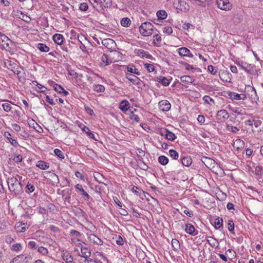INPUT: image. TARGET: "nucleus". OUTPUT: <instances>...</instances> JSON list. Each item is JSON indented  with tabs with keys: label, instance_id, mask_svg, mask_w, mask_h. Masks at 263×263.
Returning <instances> with one entry per match:
<instances>
[{
	"label": "nucleus",
	"instance_id": "obj_1",
	"mask_svg": "<svg viewBox=\"0 0 263 263\" xmlns=\"http://www.w3.org/2000/svg\"><path fill=\"white\" fill-rule=\"evenodd\" d=\"M9 191L15 195H18L23 193V186L20 180L15 177H9L7 180Z\"/></svg>",
	"mask_w": 263,
	"mask_h": 263
},
{
	"label": "nucleus",
	"instance_id": "obj_2",
	"mask_svg": "<svg viewBox=\"0 0 263 263\" xmlns=\"http://www.w3.org/2000/svg\"><path fill=\"white\" fill-rule=\"evenodd\" d=\"M154 26L149 22H145L139 27L140 34L144 36H148L153 34Z\"/></svg>",
	"mask_w": 263,
	"mask_h": 263
},
{
	"label": "nucleus",
	"instance_id": "obj_3",
	"mask_svg": "<svg viewBox=\"0 0 263 263\" xmlns=\"http://www.w3.org/2000/svg\"><path fill=\"white\" fill-rule=\"evenodd\" d=\"M11 41L5 34L0 32V46L6 50L11 48Z\"/></svg>",
	"mask_w": 263,
	"mask_h": 263
},
{
	"label": "nucleus",
	"instance_id": "obj_4",
	"mask_svg": "<svg viewBox=\"0 0 263 263\" xmlns=\"http://www.w3.org/2000/svg\"><path fill=\"white\" fill-rule=\"evenodd\" d=\"M216 3L218 7L223 10H229L232 8L229 0H217Z\"/></svg>",
	"mask_w": 263,
	"mask_h": 263
},
{
	"label": "nucleus",
	"instance_id": "obj_5",
	"mask_svg": "<svg viewBox=\"0 0 263 263\" xmlns=\"http://www.w3.org/2000/svg\"><path fill=\"white\" fill-rule=\"evenodd\" d=\"M31 259V256L21 254L14 257L10 263H25Z\"/></svg>",
	"mask_w": 263,
	"mask_h": 263
},
{
	"label": "nucleus",
	"instance_id": "obj_6",
	"mask_svg": "<svg viewBox=\"0 0 263 263\" xmlns=\"http://www.w3.org/2000/svg\"><path fill=\"white\" fill-rule=\"evenodd\" d=\"M229 118V114L225 109L219 110L216 114V118L218 120L224 122Z\"/></svg>",
	"mask_w": 263,
	"mask_h": 263
},
{
	"label": "nucleus",
	"instance_id": "obj_7",
	"mask_svg": "<svg viewBox=\"0 0 263 263\" xmlns=\"http://www.w3.org/2000/svg\"><path fill=\"white\" fill-rule=\"evenodd\" d=\"M88 239L90 243L96 245H102L103 241L96 235L90 234L88 236Z\"/></svg>",
	"mask_w": 263,
	"mask_h": 263
},
{
	"label": "nucleus",
	"instance_id": "obj_8",
	"mask_svg": "<svg viewBox=\"0 0 263 263\" xmlns=\"http://www.w3.org/2000/svg\"><path fill=\"white\" fill-rule=\"evenodd\" d=\"M71 190L70 189H66L61 191V195L63 197L65 202H70Z\"/></svg>",
	"mask_w": 263,
	"mask_h": 263
},
{
	"label": "nucleus",
	"instance_id": "obj_9",
	"mask_svg": "<svg viewBox=\"0 0 263 263\" xmlns=\"http://www.w3.org/2000/svg\"><path fill=\"white\" fill-rule=\"evenodd\" d=\"M159 107L163 111H168L171 107L170 103L167 100H162L159 103Z\"/></svg>",
	"mask_w": 263,
	"mask_h": 263
},
{
	"label": "nucleus",
	"instance_id": "obj_10",
	"mask_svg": "<svg viewBox=\"0 0 263 263\" xmlns=\"http://www.w3.org/2000/svg\"><path fill=\"white\" fill-rule=\"evenodd\" d=\"M178 53L180 56L188 57L193 58V54L190 52V50L186 47H181L178 49Z\"/></svg>",
	"mask_w": 263,
	"mask_h": 263
},
{
	"label": "nucleus",
	"instance_id": "obj_11",
	"mask_svg": "<svg viewBox=\"0 0 263 263\" xmlns=\"http://www.w3.org/2000/svg\"><path fill=\"white\" fill-rule=\"evenodd\" d=\"M126 78L134 85H139L140 84V80L137 76L132 73H126Z\"/></svg>",
	"mask_w": 263,
	"mask_h": 263
},
{
	"label": "nucleus",
	"instance_id": "obj_12",
	"mask_svg": "<svg viewBox=\"0 0 263 263\" xmlns=\"http://www.w3.org/2000/svg\"><path fill=\"white\" fill-rule=\"evenodd\" d=\"M23 70V69L22 67H14L13 69H12V71L14 73L17 75L18 78L20 81H25V77L23 76L25 73H23V75L21 74V73L22 71Z\"/></svg>",
	"mask_w": 263,
	"mask_h": 263
},
{
	"label": "nucleus",
	"instance_id": "obj_13",
	"mask_svg": "<svg viewBox=\"0 0 263 263\" xmlns=\"http://www.w3.org/2000/svg\"><path fill=\"white\" fill-rule=\"evenodd\" d=\"M75 188L76 189V191L78 192H79L80 194L83 196L84 197H85L86 199H88L90 198V196L88 195V194L84 191L83 189V187L81 184H77L75 186Z\"/></svg>",
	"mask_w": 263,
	"mask_h": 263
},
{
	"label": "nucleus",
	"instance_id": "obj_14",
	"mask_svg": "<svg viewBox=\"0 0 263 263\" xmlns=\"http://www.w3.org/2000/svg\"><path fill=\"white\" fill-rule=\"evenodd\" d=\"M161 134L164 135L167 139L170 141H174L176 138L175 134L166 129H165L164 133L162 132Z\"/></svg>",
	"mask_w": 263,
	"mask_h": 263
},
{
	"label": "nucleus",
	"instance_id": "obj_15",
	"mask_svg": "<svg viewBox=\"0 0 263 263\" xmlns=\"http://www.w3.org/2000/svg\"><path fill=\"white\" fill-rule=\"evenodd\" d=\"M207 242L212 248H217L219 245L218 241L213 237H207Z\"/></svg>",
	"mask_w": 263,
	"mask_h": 263
},
{
	"label": "nucleus",
	"instance_id": "obj_16",
	"mask_svg": "<svg viewBox=\"0 0 263 263\" xmlns=\"http://www.w3.org/2000/svg\"><path fill=\"white\" fill-rule=\"evenodd\" d=\"M180 80L183 85H187L193 83L195 79L191 76L185 75L181 77Z\"/></svg>",
	"mask_w": 263,
	"mask_h": 263
},
{
	"label": "nucleus",
	"instance_id": "obj_17",
	"mask_svg": "<svg viewBox=\"0 0 263 263\" xmlns=\"http://www.w3.org/2000/svg\"><path fill=\"white\" fill-rule=\"evenodd\" d=\"M195 227L192 224H190V223L186 224L185 229V231L186 232V233H187L190 235L195 236L197 234V233H195Z\"/></svg>",
	"mask_w": 263,
	"mask_h": 263
},
{
	"label": "nucleus",
	"instance_id": "obj_18",
	"mask_svg": "<svg viewBox=\"0 0 263 263\" xmlns=\"http://www.w3.org/2000/svg\"><path fill=\"white\" fill-rule=\"evenodd\" d=\"M62 256L64 261L67 263L72 262L73 258L70 254L67 251H63L62 253Z\"/></svg>",
	"mask_w": 263,
	"mask_h": 263
},
{
	"label": "nucleus",
	"instance_id": "obj_19",
	"mask_svg": "<svg viewBox=\"0 0 263 263\" xmlns=\"http://www.w3.org/2000/svg\"><path fill=\"white\" fill-rule=\"evenodd\" d=\"M81 257H84L87 260L91 255V252L87 248L82 247H81Z\"/></svg>",
	"mask_w": 263,
	"mask_h": 263
},
{
	"label": "nucleus",
	"instance_id": "obj_20",
	"mask_svg": "<svg viewBox=\"0 0 263 263\" xmlns=\"http://www.w3.org/2000/svg\"><path fill=\"white\" fill-rule=\"evenodd\" d=\"M102 44L103 46L106 47L108 49H111L112 46L115 44V42L113 40L110 39H105L102 41Z\"/></svg>",
	"mask_w": 263,
	"mask_h": 263
},
{
	"label": "nucleus",
	"instance_id": "obj_21",
	"mask_svg": "<svg viewBox=\"0 0 263 263\" xmlns=\"http://www.w3.org/2000/svg\"><path fill=\"white\" fill-rule=\"evenodd\" d=\"M136 53L141 58L145 57L147 59H152V56L148 52L145 51L143 49H138Z\"/></svg>",
	"mask_w": 263,
	"mask_h": 263
},
{
	"label": "nucleus",
	"instance_id": "obj_22",
	"mask_svg": "<svg viewBox=\"0 0 263 263\" xmlns=\"http://www.w3.org/2000/svg\"><path fill=\"white\" fill-rule=\"evenodd\" d=\"M244 141L240 139H236L233 143V146L237 150L242 149L244 147Z\"/></svg>",
	"mask_w": 263,
	"mask_h": 263
},
{
	"label": "nucleus",
	"instance_id": "obj_23",
	"mask_svg": "<svg viewBox=\"0 0 263 263\" xmlns=\"http://www.w3.org/2000/svg\"><path fill=\"white\" fill-rule=\"evenodd\" d=\"M52 39L56 44L60 45L63 42L64 37L63 35L57 33L53 36Z\"/></svg>",
	"mask_w": 263,
	"mask_h": 263
},
{
	"label": "nucleus",
	"instance_id": "obj_24",
	"mask_svg": "<svg viewBox=\"0 0 263 263\" xmlns=\"http://www.w3.org/2000/svg\"><path fill=\"white\" fill-rule=\"evenodd\" d=\"M181 163L185 166H189L192 163V160L189 156L183 157L181 159Z\"/></svg>",
	"mask_w": 263,
	"mask_h": 263
},
{
	"label": "nucleus",
	"instance_id": "obj_25",
	"mask_svg": "<svg viewBox=\"0 0 263 263\" xmlns=\"http://www.w3.org/2000/svg\"><path fill=\"white\" fill-rule=\"evenodd\" d=\"M129 106V103L127 100H123L121 102L119 108L123 112L128 110Z\"/></svg>",
	"mask_w": 263,
	"mask_h": 263
},
{
	"label": "nucleus",
	"instance_id": "obj_26",
	"mask_svg": "<svg viewBox=\"0 0 263 263\" xmlns=\"http://www.w3.org/2000/svg\"><path fill=\"white\" fill-rule=\"evenodd\" d=\"M4 136L12 145L16 146L18 145L17 142L14 139L12 138L11 135L10 133L6 132Z\"/></svg>",
	"mask_w": 263,
	"mask_h": 263
},
{
	"label": "nucleus",
	"instance_id": "obj_27",
	"mask_svg": "<svg viewBox=\"0 0 263 263\" xmlns=\"http://www.w3.org/2000/svg\"><path fill=\"white\" fill-rule=\"evenodd\" d=\"M157 81L158 82L162 84L164 86H168L170 83V81L168 79L162 76L157 77Z\"/></svg>",
	"mask_w": 263,
	"mask_h": 263
},
{
	"label": "nucleus",
	"instance_id": "obj_28",
	"mask_svg": "<svg viewBox=\"0 0 263 263\" xmlns=\"http://www.w3.org/2000/svg\"><path fill=\"white\" fill-rule=\"evenodd\" d=\"M102 0H89L93 7L97 10L100 11V3Z\"/></svg>",
	"mask_w": 263,
	"mask_h": 263
},
{
	"label": "nucleus",
	"instance_id": "obj_29",
	"mask_svg": "<svg viewBox=\"0 0 263 263\" xmlns=\"http://www.w3.org/2000/svg\"><path fill=\"white\" fill-rule=\"evenodd\" d=\"M102 62L105 64L106 65H108L112 63V61L107 54H103L101 58Z\"/></svg>",
	"mask_w": 263,
	"mask_h": 263
},
{
	"label": "nucleus",
	"instance_id": "obj_30",
	"mask_svg": "<svg viewBox=\"0 0 263 263\" xmlns=\"http://www.w3.org/2000/svg\"><path fill=\"white\" fill-rule=\"evenodd\" d=\"M5 103L2 105L3 109L7 112H10L12 109L11 102L8 100L5 101Z\"/></svg>",
	"mask_w": 263,
	"mask_h": 263
},
{
	"label": "nucleus",
	"instance_id": "obj_31",
	"mask_svg": "<svg viewBox=\"0 0 263 263\" xmlns=\"http://www.w3.org/2000/svg\"><path fill=\"white\" fill-rule=\"evenodd\" d=\"M36 166L42 170H46L49 167L48 163L44 161H39L36 164Z\"/></svg>",
	"mask_w": 263,
	"mask_h": 263
},
{
	"label": "nucleus",
	"instance_id": "obj_32",
	"mask_svg": "<svg viewBox=\"0 0 263 263\" xmlns=\"http://www.w3.org/2000/svg\"><path fill=\"white\" fill-rule=\"evenodd\" d=\"M223 225V220L222 218H217L215 220L213 226L216 229H218Z\"/></svg>",
	"mask_w": 263,
	"mask_h": 263
},
{
	"label": "nucleus",
	"instance_id": "obj_33",
	"mask_svg": "<svg viewBox=\"0 0 263 263\" xmlns=\"http://www.w3.org/2000/svg\"><path fill=\"white\" fill-rule=\"evenodd\" d=\"M37 48L39 50L42 52H47L49 50V47L43 43H39L37 44Z\"/></svg>",
	"mask_w": 263,
	"mask_h": 263
},
{
	"label": "nucleus",
	"instance_id": "obj_34",
	"mask_svg": "<svg viewBox=\"0 0 263 263\" xmlns=\"http://www.w3.org/2000/svg\"><path fill=\"white\" fill-rule=\"evenodd\" d=\"M82 130L86 133V134L90 138L93 139H95V140H97L95 138L94 134L90 130L89 128L86 126H84V127L82 128Z\"/></svg>",
	"mask_w": 263,
	"mask_h": 263
},
{
	"label": "nucleus",
	"instance_id": "obj_35",
	"mask_svg": "<svg viewBox=\"0 0 263 263\" xmlns=\"http://www.w3.org/2000/svg\"><path fill=\"white\" fill-rule=\"evenodd\" d=\"M157 16L159 20H163L167 16V13L164 10H159L157 12Z\"/></svg>",
	"mask_w": 263,
	"mask_h": 263
},
{
	"label": "nucleus",
	"instance_id": "obj_36",
	"mask_svg": "<svg viewBox=\"0 0 263 263\" xmlns=\"http://www.w3.org/2000/svg\"><path fill=\"white\" fill-rule=\"evenodd\" d=\"M131 21L128 17H124L121 21V25L123 27H128L130 25Z\"/></svg>",
	"mask_w": 263,
	"mask_h": 263
},
{
	"label": "nucleus",
	"instance_id": "obj_37",
	"mask_svg": "<svg viewBox=\"0 0 263 263\" xmlns=\"http://www.w3.org/2000/svg\"><path fill=\"white\" fill-rule=\"evenodd\" d=\"M158 161L161 164L164 165L168 163V159L164 156H161L158 158Z\"/></svg>",
	"mask_w": 263,
	"mask_h": 263
},
{
	"label": "nucleus",
	"instance_id": "obj_38",
	"mask_svg": "<svg viewBox=\"0 0 263 263\" xmlns=\"http://www.w3.org/2000/svg\"><path fill=\"white\" fill-rule=\"evenodd\" d=\"M50 177L52 180L53 184H54L55 183L58 184L59 183L60 181L59 177L55 173H51L50 175Z\"/></svg>",
	"mask_w": 263,
	"mask_h": 263
},
{
	"label": "nucleus",
	"instance_id": "obj_39",
	"mask_svg": "<svg viewBox=\"0 0 263 263\" xmlns=\"http://www.w3.org/2000/svg\"><path fill=\"white\" fill-rule=\"evenodd\" d=\"M127 71L129 72V73H134L137 75H140V73L138 70L135 67V66L132 65L131 67H128L127 68Z\"/></svg>",
	"mask_w": 263,
	"mask_h": 263
},
{
	"label": "nucleus",
	"instance_id": "obj_40",
	"mask_svg": "<svg viewBox=\"0 0 263 263\" xmlns=\"http://www.w3.org/2000/svg\"><path fill=\"white\" fill-rule=\"evenodd\" d=\"M32 83L35 85L39 89H41L40 91L41 92H44L47 90V88L46 87L44 86L41 84L38 83L36 81H33Z\"/></svg>",
	"mask_w": 263,
	"mask_h": 263
},
{
	"label": "nucleus",
	"instance_id": "obj_41",
	"mask_svg": "<svg viewBox=\"0 0 263 263\" xmlns=\"http://www.w3.org/2000/svg\"><path fill=\"white\" fill-rule=\"evenodd\" d=\"M37 250L39 253L43 255H46L48 253V249L44 247H39Z\"/></svg>",
	"mask_w": 263,
	"mask_h": 263
},
{
	"label": "nucleus",
	"instance_id": "obj_42",
	"mask_svg": "<svg viewBox=\"0 0 263 263\" xmlns=\"http://www.w3.org/2000/svg\"><path fill=\"white\" fill-rule=\"evenodd\" d=\"M93 90L98 92H102L105 90V87L102 85H95L93 86Z\"/></svg>",
	"mask_w": 263,
	"mask_h": 263
},
{
	"label": "nucleus",
	"instance_id": "obj_43",
	"mask_svg": "<svg viewBox=\"0 0 263 263\" xmlns=\"http://www.w3.org/2000/svg\"><path fill=\"white\" fill-rule=\"evenodd\" d=\"M170 156L174 159L177 160L179 157L178 153L174 149H170L169 151Z\"/></svg>",
	"mask_w": 263,
	"mask_h": 263
},
{
	"label": "nucleus",
	"instance_id": "obj_44",
	"mask_svg": "<svg viewBox=\"0 0 263 263\" xmlns=\"http://www.w3.org/2000/svg\"><path fill=\"white\" fill-rule=\"evenodd\" d=\"M172 245L175 250H178L180 247V243L179 241L176 239H172Z\"/></svg>",
	"mask_w": 263,
	"mask_h": 263
},
{
	"label": "nucleus",
	"instance_id": "obj_45",
	"mask_svg": "<svg viewBox=\"0 0 263 263\" xmlns=\"http://www.w3.org/2000/svg\"><path fill=\"white\" fill-rule=\"evenodd\" d=\"M51 83L53 84V88L54 90L60 93H62V91L63 90V87H62L61 85L55 83V82Z\"/></svg>",
	"mask_w": 263,
	"mask_h": 263
},
{
	"label": "nucleus",
	"instance_id": "obj_46",
	"mask_svg": "<svg viewBox=\"0 0 263 263\" xmlns=\"http://www.w3.org/2000/svg\"><path fill=\"white\" fill-rule=\"evenodd\" d=\"M227 129L229 131H231L233 133H236L239 130V129L236 126L228 125L226 127Z\"/></svg>",
	"mask_w": 263,
	"mask_h": 263
},
{
	"label": "nucleus",
	"instance_id": "obj_47",
	"mask_svg": "<svg viewBox=\"0 0 263 263\" xmlns=\"http://www.w3.org/2000/svg\"><path fill=\"white\" fill-rule=\"evenodd\" d=\"M144 67L149 72H153L155 70V67L153 64L146 63L144 65Z\"/></svg>",
	"mask_w": 263,
	"mask_h": 263
},
{
	"label": "nucleus",
	"instance_id": "obj_48",
	"mask_svg": "<svg viewBox=\"0 0 263 263\" xmlns=\"http://www.w3.org/2000/svg\"><path fill=\"white\" fill-rule=\"evenodd\" d=\"M28 247L31 249H36L39 247L36 242L34 241H30L28 242Z\"/></svg>",
	"mask_w": 263,
	"mask_h": 263
},
{
	"label": "nucleus",
	"instance_id": "obj_49",
	"mask_svg": "<svg viewBox=\"0 0 263 263\" xmlns=\"http://www.w3.org/2000/svg\"><path fill=\"white\" fill-rule=\"evenodd\" d=\"M228 230L230 232H233L234 230V223L232 220H229L228 221Z\"/></svg>",
	"mask_w": 263,
	"mask_h": 263
},
{
	"label": "nucleus",
	"instance_id": "obj_50",
	"mask_svg": "<svg viewBox=\"0 0 263 263\" xmlns=\"http://www.w3.org/2000/svg\"><path fill=\"white\" fill-rule=\"evenodd\" d=\"M54 152L55 155L56 156H57L58 157H59V158H60L61 159L64 158V156L63 155V153L59 149H58V148L55 149L54 151Z\"/></svg>",
	"mask_w": 263,
	"mask_h": 263
},
{
	"label": "nucleus",
	"instance_id": "obj_51",
	"mask_svg": "<svg viewBox=\"0 0 263 263\" xmlns=\"http://www.w3.org/2000/svg\"><path fill=\"white\" fill-rule=\"evenodd\" d=\"M229 96L231 99L240 100V94L232 92L230 93Z\"/></svg>",
	"mask_w": 263,
	"mask_h": 263
},
{
	"label": "nucleus",
	"instance_id": "obj_52",
	"mask_svg": "<svg viewBox=\"0 0 263 263\" xmlns=\"http://www.w3.org/2000/svg\"><path fill=\"white\" fill-rule=\"evenodd\" d=\"M22 248V247L20 243H15L12 246V250L16 252L20 251Z\"/></svg>",
	"mask_w": 263,
	"mask_h": 263
},
{
	"label": "nucleus",
	"instance_id": "obj_53",
	"mask_svg": "<svg viewBox=\"0 0 263 263\" xmlns=\"http://www.w3.org/2000/svg\"><path fill=\"white\" fill-rule=\"evenodd\" d=\"M262 174V168L260 166H257L255 167V174L257 176H261Z\"/></svg>",
	"mask_w": 263,
	"mask_h": 263
},
{
	"label": "nucleus",
	"instance_id": "obj_54",
	"mask_svg": "<svg viewBox=\"0 0 263 263\" xmlns=\"http://www.w3.org/2000/svg\"><path fill=\"white\" fill-rule=\"evenodd\" d=\"M70 235H71L72 236L76 237H80L82 235L80 233V232H79V231H76L75 230H71L70 231Z\"/></svg>",
	"mask_w": 263,
	"mask_h": 263
},
{
	"label": "nucleus",
	"instance_id": "obj_55",
	"mask_svg": "<svg viewBox=\"0 0 263 263\" xmlns=\"http://www.w3.org/2000/svg\"><path fill=\"white\" fill-rule=\"evenodd\" d=\"M88 4L86 3H83L80 5L79 9L81 11H85L88 9Z\"/></svg>",
	"mask_w": 263,
	"mask_h": 263
},
{
	"label": "nucleus",
	"instance_id": "obj_56",
	"mask_svg": "<svg viewBox=\"0 0 263 263\" xmlns=\"http://www.w3.org/2000/svg\"><path fill=\"white\" fill-rule=\"evenodd\" d=\"M112 5L111 0H103V5L104 8H106L110 7Z\"/></svg>",
	"mask_w": 263,
	"mask_h": 263
},
{
	"label": "nucleus",
	"instance_id": "obj_57",
	"mask_svg": "<svg viewBox=\"0 0 263 263\" xmlns=\"http://www.w3.org/2000/svg\"><path fill=\"white\" fill-rule=\"evenodd\" d=\"M254 65L251 64L246 65V68H245V71L248 73H252L253 71Z\"/></svg>",
	"mask_w": 263,
	"mask_h": 263
},
{
	"label": "nucleus",
	"instance_id": "obj_58",
	"mask_svg": "<svg viewBox=\"0 0 263 263\" xmlns=\"http://www.w3.org/2000/svg\"><path fill=\"white\" fill-rule=\"evenodd\" d=\"M197 121L200 124H203L205 122V118L203 115H199L197 118Z\"/></svg>",
	"mask_w": 263,
	"mask_h": 263
},
{
	"label": "nucleus",
	"instance_id": "obj_59",
	"mask_svg": "<svg viewBox=\"0 0 263 263\" xmlns=\"http://www.w3.org/2000/svg\"><path fill=\"white\" fill-rule=\"evenodd\" d=\"M163 32L167 34H171L172 32V29L171 27H165L163 29Z\"/></svg>",
	"mask_w": 263,
	"mask_h": 263
},
{
	"label": "nucleus",
	"instance_id": "obj_60",
	"mask_svg": "<svg viewBox=\"0 0 263 263\" xmlns=\"http://www.w3.org/2000/svg\"><path fill=\"white\" fill-rule=\"evenodd\" d=\"M235 252L232 249H228L226 251V255L227 256L231 255V256H234Z\"/></svg>",
	"mask_w": 263,
	"mask_h": 263
},
{
	"label": "nucleus",
	"instance_id": "obj_61",
	"mask_svg": "<svg viewBox=\"0 0 263 263\" xmlns=\"http://www.w3.org/2000/svg\"><path fill=\"white\" fill-rule=\"evenodd\" d=\"M131 114H132V115L130 117V119L133 120L137 122H138L139 121V117L136 115H134L133 114V111H131Z\"/></svg>",
	"mask_w": 263,
	"mask_h": 263
},
{
	"label": "nucleus",
	"instance_id": "obj_62",
	"mask_svg": "<svg viewBox=\"0 0 263 263\" xmlns=\"http://www.w3.org/2000/svg\"><path fill=\"white\" fill-rule=\"evenodd\" d=\"M214 67L212 65H209L208 67V71L212 74H215L216 73V71H214Z\"/></svg>",
	"mask_w": 263,
	"mask_h": 263
},
{
	"label": "nucleus",
	"instance_id": "obj_63",
	"mask_svg": "<svg viewBox=\"0 0 263 263\" xmlns=\"http://www.w3.org/2000/svg\"><path fill=\"white\" fill-rule=\"evenodd\" d=\"M46 101L52 105H54L55 104L53 99L51 98L49 96H46Z\"/></svg>",
	"mask_w": 263,
	"mask_h": 263
},
{
	"label": "nucleus",
	"instance_id": "obj_64",
	"mask_svg": "<svg viewBox=\"0 0 263 263\" xmlns=\"http://www.w3.org/2000/svg\"><path fill=\"white\" fill-rule=\"evenodd\" d=\"M204 159L206 163L210 164L211 165L214 164L215 163V161L211 158L205 157L204 158Z\"/></svg>",
	"mask_w": 263,
	"mask_h": 263
}]
</instances>
